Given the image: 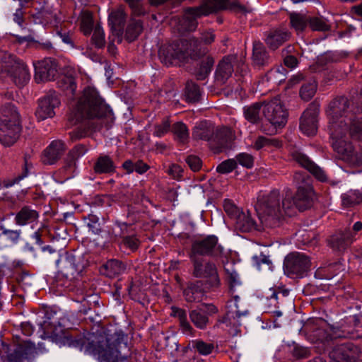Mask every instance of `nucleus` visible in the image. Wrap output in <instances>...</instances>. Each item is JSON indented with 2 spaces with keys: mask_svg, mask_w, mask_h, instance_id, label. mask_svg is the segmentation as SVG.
<instances>
[{
  "mask_svg": "<svg viewBox=\"0 0 362 362\" xmlns=\"http://www.w3.org/2000/svg\"><path fill=\"white\" fill-rule=\"evenodd\" d=\"M112 110L98 95L96 90L87 88L76 107L75 117L77 121L83 119L103 118L111 115Z\"/></svg>",
  "mask_w": 362,
  "mask_h": 362,
  "instance_id": "obj_5",
  "label": "nucleus"
},
{
  "mask_svg": "<svg viewBox=\"0 0 362 362\" xmlns=\"http://www.w3.org/2000/svg\"><path fill=\"white\" fill-rule=\"evenodd\" d=\"M326 113L329 119V130L341 129L342 123L354 113H362V95L357 94L351 99L337 96L327 105Z\"/></svg>",
  "mask_w": 362,
  "mask_h": 362,
  "instance_id": "obj_4",
  "label": "nucleus"
},
{
  "mask_svg": "<svg viewBox=\"0 0 362 362\" xmlns=\"http://www.w3.org/2000/svg\"><path fill=\"white\" fill-rule=\"evenodd\" d=\"M35 68V80L37 83L54 80L58 74L57 64L52 58L38 62Z\"/></svg>",
  "mask_w": 362,
  "mask_h": 362,
  "instance_id": "obj_18",
  "label": "nucleus"
},
{
  "mask_svg": "<svg viewBox=\"0 0 362 362\" xmlns=\"http://www.w3.org/2000/svg\"><path fill=\"white\" fill-rule=\"evenodd\" d=\"M237 168V161L235 159H228L221 162L217 167L216 171L218 173L227 174L231 173Z\"/></svg>",
  "mask_w": 362,
  "mask_h": 362,
  "instance_id": "obj_59",
  "label": "nucleus"
},
{
  "mask_svg": "<svg viewBox=\"0 0 362 362\" xmlns=\"http://www.w3.org/2000/svg\"><path fill=\"white\" fill-rule=\"evenodd\" d=\"M252 61L253 66L258 69L268 66L272 61L266 47L259 41L253 42Z\"/></svg>",
  "mask_w": 362,
  "mask_h": 362,
  "instance_id": "obj_33",
  "label": "nucleus"
},
{
  "mask_svg": "<svg viewBox=\"0 0 362 362\" xmlns=\"http://www.w3.org/2000/svg\"><path fill=\"white\" fill-rule=\"evenodd\" d=\"M199 7L202 8V13L204 16L220 10L243 8L238 0H204Z\"/></svg>",
  "mask_w": 362,
  "mask_h": 362,
  "instance_id": "obj_23",
  "label": "nucleus"
},
{
  "mask_svg": "<svg viewBox=\"0 0 362 362\" xmlns=\"http://www.w3.org/2000/svg\"><path fill=\"white\" fill-rule=\"evenodd\" d=\"M92 44L98 49L103 48L105 45V33L103 29L100 25H96L93 30L91 37Z\"/></svg>",
  "mask_w": 362,
  "mask_h": 362,
  "instance_id": "obj_56",
  "label": "nucleus"
},
{
  "mask_svg": "<svg viewBox=\"0 0 362 362\" xmlns=\"http://www.w3.org/2000/svg\"><path fill=\"white\" fill-rule=\"evenodd\" d=\"M172 132L175 139L180 144H185L189 139V130L187 127L182 122H177L173 124Z\"/></svg>",
  "mask_w": 362,
  "mask_h": 362,
  "instance_id": "obj_46",
  "label": "nucleus"
},
{
  "mask_svg": "<svg viewBox=\"0 0 362 362\" xmlns=\"http://www.w3.org/2000/svg\"><path fill=\"white\" fill-rule=\"evenodd\" d=\"M329 131L332 146L338 158L352 167H362V153L355 151L347 136H344V132L341 129Z\"/></svg>",
  "mask_w": 362,
  "mask_h": 362,
  "instance_id": "obj_7",
  "label": "nucleus"
},
{
  "mask_svg": "<svg viewBox=\"0 0 362 362\" xmlns=\"http://www.w3.org/2000/svg\"><path fill=\"white\" fill-rule=\"evenodd\" d=\"M0 71L6 73L18 87L25 86L30 78L28 66L13 54L8 52L0 54Z\"/></svg>",
  "mask_w": 362,
  "mask_h": 362,
  "instance_id": "obj_6",
  "label": "nucleus"
},
{
  "mask_svg": "<svg viewBox=\"0 0 362 362\" xmlns=\"http://www.w3.org/2000/svg\"><path fill=\"white\" fill-rule=\"evenodd\" d=\"M204 281L197 280L189 281L183 290V296L187 303H199L202 300L206 293Z\"/></svg>",
  "mask_w": 362,
  "mask_h": 362,
  "instance_id": "obj_27",
  "label": "nucleus"
},
{
  "mask_svg": "<svg viewBox=\"0 0 362 362\" xmlns=\"http://www.w3.org/2000/svg\"><path fill=\"white\" fill-rule=\"evenodd\" d=\"M116 166L112 159L107 155L100 156L93 165L97 174H111L115 172Z\"/></svg>",
  "mask_w": 362,
  "mask_h": 362,
  "instance_id": "obj_37",
  "label": "nucleus"
},
{
  "mask_svg": "<svg viewBox=\"0 0 362 362\" xmlns=\"http://www.w3.org/2000/svg\"><path fill=\"white\" fill-rule=\"evenodd\" d=\"M31 168H32V164L28 163L27 159L25 158V163H24V166L23 168L22 173L11 180H4V182H3L4 187L8 188V187H12L13 185H14L16 183H18L21 180H23V178H25V177L28 176V173H29V169Z\"/></svg>",
  "mask_w": 362,
  "mask_h": 362,
  "instance_id": "obj_57",
  "label": "nucleus"
},
{
  "mask_svg": "<svg viewBox=\"0 0 362 362\" xmlns=\"http://www.w3.org/2000/svg\"><path fill=\"white\" fill-rule=\"evenodd\" d=\"M263 105L264 116L273 126L283 127L286 125L288 113L279 96L264 102Z\"/></svg>",
  "mask_w": 362,
  "mask_h": 362,
  "instance_id": "obj_13",
  "label": "nucleus"
},
{
  "mask_svg": "<svg viewBox=\"0 0 362 362\" xmlns=\"http://www.w3.org/2000/svg\"><path fill=\"white\" fill-rule=\"evenodd\" d=\"M230 135L226 128H217L210 142V148L215 153H221L230 147Z\"/></svg>",
  "mask_w": 362,
  "mask_h": 362,
  "instance_id": "obj_28",
  "label": "nucleus"
},
{
  "mask_svg": "<svg viewBox=\"0 0 362 362\" xmlns=\"http://www.w3.org/2000/svg\"><path fill=\"white\" fill-rule=\"evenodd\" d=\"M360 113H354L351 117H347L342 123L341 130L344 132V136H349L355 140L362 139V117Z\"/></svg>",
  "mask_w": 362,
  "mask_h": 362,
  "instance_id": "obj_25",
  "label": "nucleus"
},
{
  "mask_svg": "<svg viewBox=\"0 0 362 362\" xmlns=\"http://www.w3.org/2000/svg\"><path fill=\"white\" fill-rule=\"evenodd\" d=\"M143 30L142 22L139 20H132L126 30V38L128 41L135 40Z\"/></svg>",
  "mask_w": 362,
  "mask_h": 362,
  "instance_id": "obj_49",
  "label": "nucleus"
},
{
  "mask_svg": "<svg viewBox=\"0 0 362 362\" xmlns=\"http://www.w3.org/2000/svg\"><path fill=\"white\" fill-rule=\"evenodd\" d=\"M102 127L101 123L94 120H85L74 130L69 133L70 139L72 142L80 140L88 136L92 132L100 130Z\"/></svg>",
  "mask_w": 362,
  "mask_h": 362,
  "instance_id": "obj_30",
  "label": "nucleus"
},
{
  "mask_svg": "<svg viewBox=\"0 0 362 362\" xmlns=\"http://www.w3.org/2000/svg\"><path fill=\"white\" fill-rule=\"evenodd\" d=\"M170 128V122L168 118H164L160 124L155 125L153 135L157 137H162L168 133Z\"/></svg>",
  "mask_w": 362,
  "mask_h": 362,
  "instance_id": "obj_62",
  "label": "nucleus"
},
{
  "mask_svg": "<svg viewBox=\"0 0 362 362\" xmlns=\"http://www.w3.org/2000/svg\"><path fill=\"white\" fill-rule=\"evenodd\" d=\"M317 83L314 76L309 77L306 82L303 83L300 89V96L305 101L310 100L315 94Z\"/></svg>",
  "mask_w": 362,
  "mask_h": 362,
  "instance_id": "obj_44",
  "label": "nucleus"
},
{
  "mask_svg": "<svg viewBox=\"0 0 362 362\" xmlns=\"http://www.w3.org/2000/svg\"><path fill=\"white\" fill-rule=\"evenodd\" d=\"M291 33L284 29L272 30L265 33L264 42L272 50H276L290 39Z\"/></svg>",
  "mask_w": 362,
  "mask_h": 362,
  "instance_id": "obj_31",
  "label": "nucleus"
},
{
  "mask_svg": "<svg viewBox=\"0 0 362 362\" xmlns=\"http://www.w3.org/2000/svg\"><path fill=\"white\" fill-rule=\"evenodd\" d=\"M38 351L30 340L17 344L13 351L8 355V362H30L37 355Z\"/></svg>",
  "mask_w": 362,
  "mask_h": 362,
  "instance_id": "obj_17",
  "label": "nucleus"
},
{
  "mask_svg": "<svg viewBox=\"0 0 362 362\" xmlns=\"http://www.w3.org/2000/svg\"><path fill=\"white\" fill-rule=\"evenodd\" d=\"M126 21V14L122 10L112 11L109 16V23L117 35L122 34Z\"/></svg>",
  "mask_w": 362,
  "mask_h": 362,
  "instance_id": "obj_41",
  "label": "nucleus"
},
{
  "mask_svg": "<svg viewBox=\"0 0 362 362\" xmlns=\"http://www.w3.org/2000/svg\"><path fill=\"white\" fill-rule=\"evenodd\" d=\"M342 205L353 207L362 202V193L358 190H349L341 195Z\"/></svg>",
  "mask_w": 362,
  "mask_h": 362,
  "instance_id": "obj_48",
  "label": "nucleus"
},
{
  "mask_svg": "<svg viewBox=\"0 0 362 362\" xmlns=\"http://www.w3.org/2000/svg\"><path fill=\"white\" fill-rule=\"evenodd\" d=\"M185 96L189 102H197L201 96L199 87L192 81H187L185 87Z\"/></svg>",
  "mask_w": 362,
  "mask_h": 362,
  "instance_id": "obj_54",
  "label": "nucleus"
},
{
  "mask_svg": "<svg viewBox=\"0 0 362 362\" xmlns=\"http://www.w3.org/2000/svg\"><path fill=\"white\" fill-rule=\"evenodd\" d=\"M293 158L300 165L308 170L318 180L321 182L327 180V175L325 171L314 163L306 155L296 152L293 154Z\"/></svg>",
  "mask_w": 362,
  "mask_h": 362,
  "instance_id": "obj_29",
  "label": "nucleus"
},
{
  "mask_svg": "<svg viewBox=\"0 0 362 362\" xmlns=\"http://www.w3.org/2000/svg\"><path fill=\"white\" fill-rule=\"evenodd\" d=\"M117 243L120 247L128 249L133 252L138 250L141 244V241L136 233L125 236Z\"/></svg>",
  "mask_w": 362,
  "mask_h": 362,
  "instance_id": "obj_50",
  "label": "nucleus"
},
{
  "mask_svg": "<svg viewBox=\"0 0 362 362\" xmlns=\"http://www.w3.org/2000/svg\"><path fill=\"white\" fill-rule=\"evenodd\" d=\"M354 240V234L349 229H346L331 235L327 242L333 250L344 252Z\"/></svg>",
  "mask_w": 362,
  "mask_h": 362,
  "instance_id": "obj_21",
  "label": "nucleus"
},
{
  "mask_svg": "<svg viewBox=\"0 0 362 362\" xmlns=\"http://www.w3.org/2000/svg\"><path fill=\"white\" fill-rule=\"evenodd\" d=\"M293 182L297 186L296 196H293L294 214L296 209L304 211L313 204V189L305 175L301 173L293 175Z\"/></svg>",
  "mask_w": 362,
  "mask_h": 362,
  "instance_id": "obj_9",
  "label": "nucleus"
},
{
  "mask_svg": "<svg viewBox=\"0 0 362 362\" xmlns=\"http://www.w3.org/2000/svg\"><path fill=\"white\" fill-rule=\"evenodd\" d=\"M192 346L197 353L204 356L218 351V345L216 342L214 341H205L202 339L192 340Z\"/></svg>",
  "mask_w": 362,
  "mask_h": 362,
  "instance_id": "obj_38",
  "label": "nucleus"
},
{
  "mask_svg": "<svg viewBox=\"0 0 362 362\" xmlns=\"http://www.w3.org/2000/svg\"><path fill=\"white\" fill-rule=\"evenodd\" d=\"M132 13L136 16L144 15L146 11L141 0H126Z\"/></svg>",
  "mask_w": 362,
  "mask_h": 362,
  "instance_id": "obj_64",
  "label": "nucleus"
},
{
  "mask_svg": "<svg viewBox=\"0 0 362 362\" xmlns=\"http://www.w3.org/2000/svg\"><path fill=\"white\" fill-rule=\"evenodd\" d=\"M224 249L218 243V238L209 235L204 238L195 239L192 243L189 257L199 258V256L219 257L223 255Z\"/></svg>",
  "mask_w": 362,
  "mask_h": 362,
  "instance_id": "obj_10",
  "label": "nucleus"
},
{
  "mask_svg": "<svg viewBox=\"0 0 362 362\" xmlns=\"http://www.w3.org/2000/svg\"><path fill=\"white\" fill-rule=\"evenodd\" d=\"M93 21L90 12H83L81 19V30L85 35H88L93 30Z\"/></svg>",
  "mask_w": 362,
  "mask_h": 362,
  "instance_id": "obj_58",
  "label": "nucleus"
},
{
  "mask_svg": "<svg viewBox=\"0 0 362 362\" xmlns=\"http://www.w3.org/2000/svg\"><path fill=\"white\" fill-rule=\"evenodd\" d=\"M228 282L230 292L233 296V299L227 302L228 310L226 312V317L230 320H239L241 317L247 315L248 314V310L246 309H240L238 305L240 298L237 294H235V288L240 287L241 284L236 272H231L229 274Z\"/></svg>",
  "mask_w": 362,
  "mask_h": 362,
  "instance_id": "obj_14",
  "label": "nucleus"
},
{
  "mask_svg": "<svg viewBox=\"0 0 362 362\" xmlns=\"http://www.w3.org/2000/svg\"><path fill=\"white\" fill-rule=\"evenodd\" d=\"M237 164L239 163L244 168L250 169L254 165V157L247 153H240L235 156Z\"/></svg>",
  "mask_w": 362,
  "mask_h": 362,
  "instance_id": "obj_60",
  "label": "nucleus"
},
{
  "mask_svg": "<svg viewBox=\"0 0 362 362\" xmlns=\"http://www.w3.org/2000/svg\"><path fill=\"white\" fill-rule=\"evenodd\" d=\"M193 264L192 275L198 279H206V288H217L220 285V279L216 266L210 261H204L199 258H190Z\"/></svg>",
  "mask_w": 362,
  "mask_h": 362,
  "instance_id": "obj_11",
  "label": "nucleus"
},
{
  "mask_svg": "<svg viewBox=\"0 0 362 362\" xmlns=\"http://www.w3.org/2000/svg\"><path fill=\"white\" fill-rule=\"evenodd\" d=\"M66 150V146L64 141L54 140L42 151L41 160L45 165H53L62 158Z\"/></svg>",
  "mask_w": 362,
  "mask_h": 362,
  "instance_id": "obj_20",
  "label": "nucleus"
},
{
  "mask_svg": "<svg viewBox=\"0 0 362 362\" xmlns=\"http://www.w3.org/2000/svg\"><path fill=\"white\" fill-rule=\"evenodd\" d=\"M115 225L119 228V233H112L111 239L114 242H119V239H122L125 236H129L135 234L134 228L132 223L121 221H115Z\"/></svg>",
  "mask_w": 362,
  "mask_h": 362,
  "instance_id": "obj_45",
  "label": "nucleus"
},
{
  "mask_svg": "<svg viewBox=\"0 0 362 362\" xmlns=\"http://www.w3.org/2000/svg\"><path fill=\"white\" fill-rule=\"evenodd\" d=\"M57 86L68 93L73 94L76 90V85L74 78L69 76H62L57 81Z\"/></svg>",
  "mask_w": 362,
  "mask_h": 362,
  "instance_id": "obj_55",
  "label": "nucleus"
},
{
  "mask_svg": "<svg viewBox=\"0 0 362 362\" xmlns=\"http://www.w3.org/2000/svg\"><path fill=\"white\" fill-rule=\"evenodd\" d=\"M208 52L207 48L203 47L195 37L164 45L159 49L160 61L166 66L179 65L190 57L193 60L199 59Z\"/></svg>",
  "mask_w": 362,
  "mask_h": 362,
  "instance_id": "obj_3",
  "label": "nucleus"
},
{
  "mask_svg": "<svg viewBox=\"0 0 362 362\" xmlns=\"http://www.w3.org/2000/svg\"><path fill=\"white\" fill-rule=\"evenodd\" d=\"M56 264L58 272L67 280L69 284H63L66 288L70 286V282L78 279L85 268L83 257L79 255L66 252L57 259Z\"/></svg>",
  "mask_w": 362,
  "mask_h": 362,
  "instance_id": "obj_8",
  "label": "nucleus"
},
{
  "mask_svg": "<svg viewBox=\"0 0 362 362\" xmlns=\"http://www.w3.org/2000/svg\"><path fill=\"white\" fill-rule=\"evenodd\" d=\"M21 131V123L0 122V142L10 146L18 139Z\"/></svg>",
  "mask_w": 362,
  "mask_h": 362,
  "instance_id": "obj_26",
  "label": "nucleus"
},
{
  "mask_svg": "<svg viewBox=\"0 0 362 362\" xmlns=\"http://www.w3.org/2000/svg\"><path fill=\"white\" fill-rule=\"evenodd\" d=\"M173 315L177 317L180 322V326L182 333L193 336L195 330L193 329L190 323L187 320V312L185 310L173 307L172 308Z\"/></svg>",
  "mask_w": 362,
  "mask_h": 362,
  "instance_id": "obj_40",
  "label": "nucleus"
},
{
  "mask_svg": "<svg viewBox=\"0 0 362 362\" xmlns=\"http://www.w3.org/2000/svg\"><path fill=\"white\" fill-rule=\"evenodd\" d=\"M0 122L21 123L20 115L11 103H6L0 110Z\"/></svg>",
  "mask_w": 362,
  "mask_h": 362,
  "instance_id": "obj_39",
  "label": "nucleus"
},
{
  "mask_svg": "<svg viewBox=\"0 0 362 362\" xmlns=\"http://www.w3.org/2000/svg\"><path fill=\"white\" fill-rule=\"evenodd\" d=\"M318 115L319 105L314 103H310L300 119V129L304 134L308 136L315 135L317 131Z\"/></svg>",
  "mask_w": 362,
  "mask_h": 362,
  "instance_id": "obj_16",
  "label": "nucleus"
},
{
  "mask_svg": "<svg viewBox=\"0 0 362 362\" xmlns=\"http://www.w3.org/2000/svg\"><path fill=\"white\" fill-rule=\"evenodd\" d=\"M202 13V8L199 6L187 8L179 21L180 31L184 33L195 30L198 25L197 18L204 16Z\"/></svg>",
  "mask_w": 362,
  "mask_h": 362,
  "instance_id": "obj_24",
  "label": "nucleus"
},
{
  "mask_svg": "<svg viewBox=\"0 0 362 362\" xmlns=\"http://www.w3.org/2000/svg\"><path fill=\"white\" fill-rule=\"evenodd\" d=\"M223 208L226 213L231 218L235 220L242 211L238 208L232 201L226 199L223 203Z\"/></svg>",
  "mask_w": 362,
  "mask_h": 362,
  "instance_id": "obj_63",
  "label": "nucleus"
},
{
  "mask_svg": "<svg viewBox=\"0 0 362 362\" xmlns=\"http://www.w3.org/2000/svg\"><path fill=\"white\" fill-rule=\"evenodd\" d=\"M207 312L198 308L191 310L189 313V319L193 325L198 329L204 330L209 325V314H215L218 312L217 308L213 304H204Z\"/></svg>",
  "mask_w": 362,
  "mask_h": 362,
  "instance_id": "obj_22",
  "label": "nucleus"
},
{
  "mask_svg": "<svg viewBox=\"0 0 362 362\" xmlns=\"http://www.w3.org/2000/svg\"><path fill=\"white\" fill-rule=\"evenodd\" d=\"M235 221L236 229L241 232L245 233L252 230H258V226L249 211L243 212L242 211Z\"/></svg>",
  "mask_w": 362,
  "mask_h": 362,
  "instance_id": "obj_35",
  "label": "nucleus"
},
{
  "mask_svg": "<svg viewBox=\"0 0 362 362\" xmlns=\"http://www.w3.org/2000/svg\"><path fill=\"white\" fill-rule=\"evenodd\" d=\"M86 350L99 362H130L128 336L121 329L94 335Z\"/></svg>",
  "mask_w": 362,
  "mask_h": 362,
  "instance_id": "obj_1",
  "label": "nucleus"
},
{
  "mask_svg": "<svg viewBox=\"0 0 362 362\" xmlns=\"http://www.w3.org/2000/svg\"><path fill=\"white\" fill-rule=\"evenodd\" d=\"M309 25L315 31H328L331 28L328 21L322 16L309 18Z\"/></svg>",
  "mask_w": 362,
  "mask_h": 362,
  "instance_id": "obj_53",
  "label": "nucleus"
},
{
  "mask_svg": "<svg viewBox=\"0 0 362 362\" xmlns=\"http://www.w3.org/2000/svg\"><path fill=\"white\" fill-rule=\"evenodd\" d=\"M361 354L358 346L347 341L336 344L329 353L334 362H356Z\"/></svg>",
  "mask_w": 362,
  "mask_h": 362,
  "instance_id": "obj_15",
  "label": "nucleus"
},
{
  "mask_svg": "<svg viewBox=\"0 0 362 362\" xmlns=\"http://www.w3.org/2000/svg\"><path fill=\"white\" fill-rule=\"evenodd\" d=\"M86 219L88 221L87 226L92 233L97 235L100 234L102 231V228L99 223V218L96 215L89 214Z\"/></svg>",
  "mask_w": 362,
  "mask_h": 362,
  "instance_id": "obj_61",
  "label": "nucleus"
},
{
  "mask_svg": "<svg viewBox=\"0 0 362 362\" xmlns=\"http://www.w3.org/2000/svg\"><path fill=\"white\" fill-rule=\"evenodd\" d=\"M203 59H204L202 61L199 67L195 72V76L197 80L205 79L211 71L214 64V59L213 57L206 56Z\"/></svg>",
  "mask_w": 362,
  "mask_h": 362,
  "instance_id": "obj_47",
  "label": "nucleus"
},
{
  "mask_svg": "<svg viewBox=\"0 0 362 362\" xmlns=\"http://www.w3.org/2000/svg\"><path fill=\"white\" fill-rule=\"evenodd\" d=\"M262 104L261 103H255L243 107V115L245 119L252 124H257L260 122V112Z\"/></svg>",
  "mask_w": 362,
  "mask_h": 362,
  "instance_id": "obj_42",
  "label": "nucleus"
},
{
  "mask_svg": "<svg viewBox=\"0 0 362 362\" xmlns=\"http://www.w3.org/2000/svg\"><path fill=\"white\" fill-rule=\"evenodd\" d=\"M60 100L55 92H49L39 100V106L36 110V116L40 120L52 117L55 112L54 108L59 107Z\"/></svg>",
  "mask_w": 362,
  "mask_h": 362,
  "instance_id": "obj_19",
  "label": "nucleus"
},
{
  "mask_svg": "<svg viewBox=\"0 0 362 362\" xmlns=\"http://www.w3.org/2000/svg\"><path fill=\"white\" fill-rule=\"evenodd\" d=\"M216 127L213 123L208 121H202L197 123L192 130V138L195 140H203L211 142Z\"/></svg>",
  "mask_w": 362,
  "mask_h": 362,
  "instance_id": "obj_32",
  "label": "nucleus"
},
{
  "mask_svg": "<svg viewBox=\"0 0 362 362\" xmlns=\"http://www.w3.org/2000/svg\"><path fill=\"white\" fill-rule=\"evenodd\" d=\"M39 217L38 212L30 206H25L16 213L15 216V223L16 225L23 226L30 224L35 221Z\"/></svg>",
  "mask_w": 362,
  "mask_h": 362,
  "instance_id": "obj_36",
  "label": "nucleus"
},
{
  "mask_svg": "<svg viewBox=\"0 0 362 362\" xmlns=\"http://www.w3.org/2000/svg\"><path fill=\"white\" fill-rule=\"evenodd\" d=\"M290 23L297 32H302L309 23V18L300 13H291Z\"/></svg>",
  "mask_w": 362,
  "mask_h": 362,
  "instance_id": "obj_51",
  "label": "nucleus"
},
{
  "mask_svg": "<svg viewBox=\"0 0 362 362\" xmlns=\"http://www.w3.org/2000/svg\"><path fill=\"white\" fill-rule=\"evenodd\" d=\"M235 59L232 56L224 57L219 63L216 71V80L219 84H224L233 72L232 62Z\"/></svg>",
  "mask_w": 362,
  "mask_h": 362,
  "instance_id": "obj_34",
  "label": "nucleus"
},
{
  "mask_svg": "<svg viewBox=\"0 0 362 362\" xmlns=\"http://www.w3.org/2000/svg\"><path fill=\"white\" fill-rule=\"evenodd\" d=\"M105 274L110 277L114 278L119 276L126 271V265L121 261L117 259H110L104 264Z\"/></svg>",
  "mask_w": 362,
  "mask_h": 362,
  "instance_id": "obj_43",
  "label": "nucleus"
},
{
  "mask_svg": "<svg viewBox=\"0 0 362 362\" xmlns=\"http://www.w3.org/2000/svg\"><path fill=\"white\" fill-rule=\"evenodd\" d=\"M293 193L287 189L284 196L274 189L267 194H259L255 204V210L262 225L267 228L280 226L286 216L294 214Z\"/></svg>",
  "mask_w": 362,
  "mask_h": 362,
  "instance_id": "obj_2",
  "label": "nucleus"
},
{
  "mask_svg": "<svg viewBox=\"0 0 362 362\" xmlns=\"http://www.w3.org/2000/svg\"><path fill=\"white\" fill-rule=\"evenodd\" d=\"M269 295H268L267 298V303H265L269 308V312H273L276 313L277 316H281L282 315L281 312L279 310H272V308H279V295L281 294L283 297L285 296L284 293H281L279 291H277L274 288H270L269 289Z\"/></svg>",
  "mask_w": 362,
  "mask_h": 362,
  "instance_id": "obj_52",
  "label": "nucleus"
},
{
  "mask_svg": "<svg viewBox=\"0 0 362 362\" xmlns=\"http://www.w3.org/2000/svg\"><path fill=\"white\" fill-rule=\"evenodd\" d=\"M311 265L310 259L306 255L294 252L289 253L284 259V272L289 276L302 278L307 275Z\"/></svg>",
  "mask_w": 362,
  "mask_h": 362,
  "instance_id": "obj_12",
  "label": "nucleus"
}]
</instances>
